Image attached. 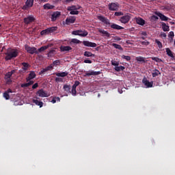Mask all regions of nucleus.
<instances>
[{
	"instance_id": "nucleus-1",
	"label": "nucleus",
	"mask_w": 175,
	"mask_h": 175,
	"mask_svg": "<svg viewBox=\"0 0 175 175\" xmlns=\"http://www.w3.org/2000/svg\"><path fill=\"white\" fill-rule=\"evenodd\" d=\"M5 61H10V59H13V58H16L18 55V50L11 49L5 53Z\"/></svg>"
},
{
	"instance_id": "nucleus-11",
	"label": "nucleus",
	"mask_w": 175,
	"mask_h": 175,
	"mask_svg": "<svg viewBox=\"0 0 175 175\" xmlns=\"http://www.w3.org/2000/svg\"><path fill=\"white\" fill-rule=\"evenodd\" d=\"M36 19L33 16H29L27 18H24L23 21L25 24L28 25L29 24H31V23H33Z\"/></svg>"
},
{
	"instance_id": "nucleus-17",
	"label": "nucleus",
	"mask_w": 175,
	"mask_h": 175,
	"mask_svg": "<svg viewBox=\"0 0 175 175\" xmlns=\"http://www.w3.org/2000/svg\"><path fill=\"white\" fill-rule=\"evenodd\" d=\"M59 16H61L60 12H58V11L54 12L51 15V21H55L57 18L59 17Z\"/></svg>"
},
{
	"instance_id": "nucleus-59",
	"label": "nucleus",
	"mask_w": 175,
	"mask_h": 175,
	"mask_svg": "<svg viewBox=\"0 0 175 175\" xmlns=\"http://www.w3.org/2000/svg\"><path fill=\"white\" fill-rule=\"evenodd\" d=\"M5 80H6V84H9L10 83H12V79L11 78L5 79Z\"/></svg>"
},
{
	"instance_id": "nucleus-60",
	"label": "nucleus",
	"mask_w": 175,
	"mask_h": 175,
	"mask_svg": "<svg viewBox=\"0 0 175 175\" xmlns=\"http://www.w3.org/2000/svg\"><path fill=\"white\" fill-rule=\"evenodd\" d=\"M84 63L85 64H92V61H91L90 59H85Z\"/></svg>"
},
{
	"instance_id": "nucleus-49",
	"label": "nucleus",
	"mask_w": 175,
	"mask_h": 175,
	"mask_svg": "<svg viewBox=\"0 0 175 175\" xmlns=\"http://www.w3.org/2000/svg\"><path fill=\"white\" fill-rule=\"evenodd\" d=\"M70 14H79V11L77 10H72V11H70Z\"/></svg>"
},
{
	"instance_id": "nucleus-16",
	"label": "nucleus",
	"mask_w": 175,
	"mask_h": 175,
	"mask_svg": "<svg viewBox=\"0 0 175 175\" xmlns=\"http://www.w3.org/2000/svg\"><path fill=\"white\" fill-rule=\"evenodd\" d=\"M83 44L86 46V47H96L98 44L95 42H91L90 41H83Z\"/></svg>"
},
{
	"instance_id": "nucleus-64",
	"label": "nucleus",
	"mask_w": 175,
	"mask_h": 175,
	"mask_svg": "<svg viewBox=\"0 0 175 175\" xmlns=\"http://www.w3.org/2000/svg\"><path fill=\"white\" fill-rule=\"evenodd\" d=\"M141 35H142L143 36H147V32H146V31H142V32H141Z\"/></svg>"
},
{
	"instance_id": "nucleus-27",
	"label": "nucleus",
	"mask_w": 175,
	"mask_h": 175,
	"mask_svg": "<svg viewBox=\"0 0 175 175\" xmlns=\"http://www.w3.org/2000/svg\"><path fill=\"white\" fill-rule=\"evenodd\" d=\"M135 59L138 62H143L144 64H146L147 62V60H146V57L142 56L137 57Z\"/></svg>"
},
{
	"instance_id": "nucleus-36",
	"label": "nucleus",
	"mask_w": 175,
	"mask_h": 175,
	"mask_svg": "<svg viewBox=\"0 0 175 175\" xmlns=\"http://www.w3.org/2000/svg\"><path fill=\"white\" fill-rule=\"evenodd\" d=\"M84 56L85 57H95V54H94L90 51H85Z\"/></svg>"
},
{
	"instance_id": "nucleus-9",
	"label": "nucleus",
	"mask_w": 175,
	"mask_h": 175,
	"mask_svg": "<svg viewBox=\"0 0 175 175\" xmlns=\"http://www.w3.org/2000/svg\"><path fill=\"white\" fill-rule=\"evenodd\" d=\"M22 65V70H20L19 72L21 73H25V72H27V70L29 69V68H31V65H29V64L27 63V62H23L21 64Z\"/></svg>"
},
{
	"instance_id": "nucleus-43",
	"label": "nucleus",
	"mask_w": 175,
	"mask_h": 175,
	"mask_svg": "<svg viewBox=\"0 0 175 175\" xmlns=\"http://www.w3.org/2000/svg\"><path fill=\"white\" fill-rule=\"evenodd\" d=\"M111 65H113V66H118V65H120V62H118L116 60H112Z\"/></svg>"
},
{
	"instance_id": "nucleus-54",
	"label": "nucleus",
	"mask_w": 175,
	"mask_h": 175,
	"mask_svg": "<svg viewBox=\"0 0 175 175\" xmlns=\"http://www.w3.org/2000/svg\"><path fill=\"white\" fill-rule=\"evenodd\" d=\"M113 40H114L115 42H120V40H121V38H120L119 36H115V37L113 38Z\"/></svg>"
},
{
	"instance_id": "nucleus-46",
	"label": "nucleus",
	"mask_w": 175,
	"mask_h": 175,
	"mask_svg": "<svg viewBox=\"0 0 175 175\" xmlns=\"http://www.w3.org/2000/svg\"><path fill=\"white\" fill-rule=\"evenodd\" d=\"M152 61H155V62H162V60L159 57H152Z\"/></svg>"
},
{
	"instance_id": "nucleus-28",
	"label": "nucleus",
	"mask_w": 175,
	"mask_h": 175,
	"mask_svg": "<svg viewBox=\"0 0 175 175\" xmlns=\"http://www.w3.org/2000/svg\"><path fill=\"white\" fill-rule=\"evenodd\" d=\"M136 23L139 25H144V24H146V21H144L142 18H138L136 19Z\"/></svg>"
},
{
	"instance_id": "nucleus-7",
	"label": "nucleus",
	"mask_w": 175,
	"mask_h": 175,
	"mask_svg": "<svg viewBox=\"0 0 175 175\" xmlns=\"http://www.w3.org/2000/svg\"><path fill=\"white\" fill-rule=\"evenodd\" d=\"M101 73L102 72L100 71L89 70L85 73L84 77H90V76H98V75H100Z\"/></svg>"
},
{
	"instance_id": "nucleus-48",
	"label": "nucleus",
	"mask_w": 175,
	"mask_h": 175,
	"mask_svg": "<svg viewBox=\"0 0 175 175\" xmlns=\"http://www.w3.org/2000/svg\"><path fill=\"white\" fill-rule=\"evenodd\" d=\"M159 18H158V16H155V15H152L151 16V20L152 21H158Z\"/></svg>"
},
{
	"instance_id": "nucleus-6",
	"label": "nucleus",
	"mask_w": 175,
	"mask_h": 175,
	"mask_svg": "<svg viewBox=\"0 0 175 175\" xmlns=\"http://www.w3.org/2000/svg\"><path fill=\"white\" fill-rule=\"evenodd\" d=\"M34 0H27L25 4L23 6V10H28L29 8L33 6Z\"/></svg>"
},
{
	"instance_id": "nucleus-31",
	"label": "nucleus",
	"mask_w": 175,
	"mask_h": 175,
	"mask_svg": "<svg viewBox=\"0 0 175 175\" xmlns=\"http://www.w3.org/2000/svg\"><path fill=\"white\" fill-rule=\"evenodd\" d=\"M79 43H81V41L77 38H72L70 42V44H79Z\"/></svg>"
},
{
	"instance_id": "nucleus-23",
	"label": "nucleus",
	"mask_w": 175,
	"mask_h": 175,
	"mask_svg": "<svg viewBox=\"0 0 175 175\" xmlns=\"http://www.w3.org/2000/svg\"><path fill=\"white\" fill-rule=\"evenodd\" d=\"M36 100L33 99V103H35L37 106H40V107H43V102L39 101L38 99H39L38 97L36 98Z\"/></svg>"
},
{
	"instance_id": "nucleus-13",
	"label": "nucleus",
	"mask_w": 175,
	"mask_h": 175,
	"mask_svg": "<svg viewBox=\"0 0 175 175\" xmlns=\"http://www.w3.org/2000/svg\"><path fill=\"white\" fill-rule=\"evenodd\" d=\"M72 35L78 36H81L82 38H85L88 35V31L86 30H84L83 31V33H79V31L77 30L72 31Z\"/></svg>"
},
{
	"instance_id": "nucleus-2",
	"label": "nucleus",
	"mask_w": 175,
	"mask_h": 175,
	"mask_svg": "<svg viewBox=\"0 0 175 175\" xmlns=\"http://www.w3.org/2000/svg\"><path fill=\"white\" fill-rule=\"evenodd\" d=\"M57 29H58V27L57 26L49 27L46 29L41 31L40 35L43 36L44 35H49V33H54V32H55Z\"/></svg>"
},
{
	"instance_id": "nucleus-5",
	"label": "nucleus",
	"mask_w": 175,
	"mask_h": 175,
	"mask_svg": "<svg viewBox=\"0 0 175 175\" xmlns=\"http://www.w3.org/2000/svg\"><path fill=\"white\" fill-rule=\"evenodd\" d=\"M119 8L120 4L118 3H111L108 5V9L111 12H117Z\"/></svg>"
},
{
	"instance_id": "nucleus-15",
	"label": "nucleus",
	"mask_w": 175,
	"mask_h": 175,
	"mask_svg": "<svg viewBox=\"0 0 175 175\" xmlns=\"http://www.w3.org/2000/svg\"><path fill=\"white\" fill-rule=\"evenodd\" d=\"M76 21V16H70L69 18H66V25H69L70 24H74Z\"/></svg>"
},
{
	"instance_id": "nucleus-51",
	"label": "nucleus",
	"mask_w": 175,
	"mask_h": 175,
	"mask_svg": "<svg viewBox=\"0 0 175 175\" xmlns=\"http://www.w3.org/2000/svg\"><path fill=\"white\" fill-rule=\"evenodd\" d=\"M21 88H25L27 87H29V84L28 83H22L21 85Z\"/></svg>"
},
{
	"instance_id": "nucleus-33",
	"label": "nucleus",
	"mask_w": 175,
	"mask_h": 175,
	"mask_svg": "<svg viewBox=\"0 0 175 175\" xmlns=\"http://www.w3.org/2000/svg\"><path fill=\"white\" fill-rule=\"evenodd\" d=\"M56 51L55 49H51V51H49V52L48 53V57L49 58H51V57H54L56 54Z\"/></svg>"
},
{
	"instance_id": "nucleus-62",
	"label": "nucleus",
	"mask_w": 175,
	"mask_h": 175,
	"mask_svg": "<svg viewBox=\"0 0 175 175\" xmlns=\"http://www.w3.org/2000/svg\"><path fill=\"white\" fill-rule=\"evenodd\" d=\"M27 83L29 84V86H30V85H32V84H33V81H32V79H31V80L29 81Z\"/></svg>"
},
{
	"instance_id": "nucleus-45",
	"label": "nucleus",
	"mask_w": 175,
	"mask_h": 175,
	"mask_svg": "<svg viewBox=\"0 0 175 175\" xmlns=\"http://www.w3.org/2000/svg\"><path fill=\"white\" fill-rule=\"evenodd\" d=\"M76 9H77L76 5H72V6L68 7L67 10L68 11L77 10Z\"/></svg>"
},
{
	"instance_id": "nucleus-58",
	"label": "nucleus",
	"mask_w": 175,
	"mask_h": 175,
	"mask_svg": "<svg viewBox=\"0 0 175 175\" xmlns=\"http://www.w3.org/2000/svg\"><path fill=\"white\" fill-rule=\"evenodd\" d=\"M142 44L144 45V46H148V44H150L149 42H146V41H142L141 42Z\"/></svg>"
},
{
	"instance_id": "nucleus-50",
	"label": "nucleus",
	"mask_w": 175,
	"mask_h": 175,
	"mask_svg": "<svg viewBox=\"0 0 175 175\" xmlns=\"http://www.w3.org/2000/svg\"><path fill=\"white\" fill-rule=\"evenodd\" d=\"M71 94H72V95H76V94H77V91H76V88H75V87H73L72 86V90H71Z\"/></svg>"
},
{
	"instance_id": "nucleus-30",
	"label": "nucleus",
	"mask_w": 175,
	"mask_h": 175,
	"mask_svg": "<svg viewBox=\"0 0 175 175\" xmlns=\"http://www.w3.org/2000/svg\"><path fill=\"white\" fill-rule=\"evenodd\" d=\"M51 98H52V100H51V103H57V102H61V98L59 97L51 96L50 99Z\"/></svg>"
},
{
	"instance_id": "nucleus-10",
	"label": "nucleus",
	"mask_w": 175,
	"mask_h": 175,
	"mask_svg": "<svg viewBox=\"0 0 175 175\" xmlns=\"http://www.w3.org/2000/svg\"><path fill=\"white\" fill-rule=\"evenodd\" d=\"M36 94L40 98H47V96H50V95L47 94V92L44 91L43 89L39 90L36 92Z\"/></svg>"
},
{
	"instance_id": "nucleus-32",
	"label": "nucleus",
	"mask_w": 175,
	"mask_h": 175,
	"mask_svg": "<svg viewBox=\"0 0 175 175\" xmlns=\"http://www.w3.org/2000/svg\"><path fill=\"white\" fill-rule=\"evenodd\" d=\"M165 50L168 57H170V58H174V55L173 54V52H172L170 49L167 48Z\"/></svg>"
},
{
	"instance_id": "nucleus-8",
	"label": "nucleus",
	"mask_w": 175,
	"mask_h": 175,
	"mask_svg": "<svg viewBox=\"0 0 175 175\" xmlns=\"http://www.w3.org/2000/svg\"><path fill=\"white\" fill-rule=\"evenodd\" d=\"M142 83L146 88H152V86L154 85V81L150 82V81H148L146 77L142 79Z\"/></svg>"
},
{
	"instance_id": "nucleus-42",
	"label": "nucleus",
	"mask_w": 175,
	"mask_h": 175,
	"mask_svg": "<svg viewBox=\"0 0 175 175\" xmlns=\"http://www.w3.org/2000/svg\"><path fill=\"white\" fill-rule=\"evenodd\" d=\"M121 57L122 59H126V61H131V56H126L125 55H122Z\"/></svg>"
},
{
	"instance_id": "nucleus-26",
	"label": "nucleus",
	"mask_w": 175,
	"mask_h": 175,
	"mask_svg": "<svg viewBox=\"0 0 175 175\" xmlns=\"http://www.w3.org/2000/svg\"><path fill=\"white\" fill-rule=\"evenodd\" d=\"M55 75L56 76H57V77H66L68 73V72L65 71V72L55 73Z\"/></svg>"
},
{
	"instance_id": "nucleus-55",
	"label": "nucleus",
	"mask_w": 175,
	"mask_h": 175,
	"mask_svg": "<svg viewBox=\"0 0 175 175\" xmlns=\"http://www.w3.org/2000/svg\"><path fill=\"white\" fill-rule=\"evenodd\" d=\"M160 36H161V38H162L163 39H166V36H167L166 33L162 32V33L160 34Z\"/></svg>"
},
{
	"instance_id": "nucleus-14",
	"label": "nucleus",
	"mask_w": 175,
	"mask_h": 175,
	"mask_svg": "<svg viewBox=\"0 0 175 175\" xmlns=\"http://www.w3.org/2000/svg\"><path fill=\"white\" fill-rule=\"evenodd\" d=\"M154 14H156V16H158V17H159L161 21H167V20H169L168 17H167L166 16H165L159 12H155Z\"/></svg>"
},
{
	"instance_id": "nucleus-18",
	"label": "nucleus",
	"mask_w": 175,
	"mask_h": 175,
	"mask_svg": "<svg viewBox=\"0 0 175 175\" xmlns=\"http://www.w3.org/2000/svg\"><path fill=\"white\" fill-rule=\"evenodd\" d=\"M36 77V74L34 71H30L29 76L26 78V81L28 82L30 80H33V79H35Z\"/></svg>"
},
{
	"instance_id": "nucleus-53",
	"label": "nucleus",
	"mask_w": 175,
	"mask_h": 175,
	"mask_svg": "<svg viewBox=\"0 0 175 175\" xmlns=\"http://www.w3.org/2000/svg\"><path fill=\"white\" fill-rule=\"evenodd\" d=\"M61 64V62L59 59L55 60L53 62V64L55 65V66H58Z\"/></svg>"
},
{
	"instance_id": "nucleus-37",
	"label": "nucleus",
	"mask_w": 175,
	"mask_h": 175,
	"mask_svg": "<svg viewBox=\"0 0 175 175\" xmlns=\"http://www.w3.org/2000/svg\"><path fill=\"white\" fill-rule=\"evenodd\" d=\"M112 46L113 47H114L115 49H117L118 50H121V51L123 50L122 46H121V45L118 44L113 43Z\"/></svg>"
},
{
	"instance_id": "nucleus-34",
	"label": "nucleus",
	"mask_w": 175,
	"mask_h": 175,
	"mask_svg": "<svg viewBox=\"0 0 175 175\" xmlns=\"http://www.w3.org/2000/svg\"><path fill=\"white\" fill-rule=\"evenodd\" d=\"M159 75H161V72L157 69H154L152 72V77H157V76H159Z\"/></svg>"
},
{
	"instance_id": "nucleus-22",
	"label": "nucleus",
	"mask_w": 175,
	"mask_h": 175,
	"mask_svg": "<svg viewBox=\"0 0 175 175\" xmlns=\"http://www.w3.org/2000/svg\"><path fill=\"white\" fill-rule=\"evenodd\" d=\"M43 8H44V10H50L54 9V8H55V6L47 3L43 5Z\"/></svg>"
},
{
	"instance_id": "nucleus-38",
	"label": "nucleus",
	"mask_w": 175,
	"mask_h": 175,
	"mask_svg": "<svg viewBox=\"0 0 175 175\" xmlns=\"http://www.w3.org/2000/svg\"><path fill=\"white\" fill-rule=\"evenodd\" d=\"M63 88L66 92L70 93V85H64Z\"/></svg>"
},
{
	"instance_id": "nucleus-35",
	"label": "nucleus",
	"mask_w": 175,
	"mask_h": 175,
	"mask_svg": "<svg viewBox=\"0 0 175 175\" xmlns=\"http://www.w3.org/2000/svg\"><path fill=\"white\" fill-rule=\"evenodd\" d=\"M114 69H115V70L116 71V72H120V70H125V67L124 66H116L115 68H114Z\"/></svg>"
},
{
	"instance_id": "nucleus-52",
	"label": "nucleus",
	"mask_w": 175,
	"mask_h": 175,
	"mask_svg": "<svg viewBox=\"0 0 175 175\" xmlns=\"http://www.w3.org/2000/svg\"><path fill=\"white\" fill-rule=\"evenodd\" d=\"M114 16H124V12H116L114 13Z\"/></svg>"
},
{
	"instance_id": "nucleus-12",
	"label": "nucleus",
	"mask_w": 175,
	"mask_h": 175,
	"mask_svg": "<svg viewBox=\"0 0 175 175\" xmlns=\"http://www.w3.org/2000/svg\"><path fill=\"white\" fill-rule=\"evenodd\" d=\"M98 20L105 24V25H110V21L103 16H97Z\"/></svg>"
},
{
	"instance_id": "nucleus-57",
	"label": "nucleus",
	"mask_w": 175,
	"mask_h": 175,
	"mask_svg": "<svg viewBox=\"0 0 175 175\" xmlns=\"http://www.w3.org/2000/svg\"><path fill=\"white\" fill-rule=\"evenodd\" d=\"M38 87H39V84H38V83H36L34 85H33L32 89L36 90V88H38Z\"/></svg>"
},
{
	"instance_id": "nucleus-61",
	"label": "nucleus",
	"mask_w": 175,
	"mask_h": 175,
	"mask_svg": "<svg viewBox=\"0 0 175 175\" xmlns=\"http://www.w3.org/2000/svg\"><path fill=\"white\" fill-rule=\"evenodd\" d=\"M8 73L11 75L13 76V75H14V73H16V70H12L10 72H8Z\"/></svg>"
},
{
	"instance_id": "nucleus-44",
	"label": "nucleus",
	"mask_w": 175,
	"mask_h": 175,
	"mask_svg": "<svg viewBox=\"0 0 175 175\" xmlns=\"http://www.w3.org/2000/svg\"><path fill=\"white\" fill-rule=\"evenodd\" d=\"M80 81H75L74 85H72V87H74V88H77V87H79V85H80Z\"/></svg>"
},
{
	"instance_id": "nucleus-4",
	"label": "nucleus",
	"mask_w": 175,
	"mask_h": 175,
	"mask_svg": "<svg viewBox=\"0 0 175 175\" xmlns=\"http://www.w3.org/2000/svg\"><path fill=\"white\" fill-rule=\"evenodd\" d=\"M25 49L29 53V54H39V51H38L36 47H31L26 44L25 46Z\"/></svg>"
},
{
	"instance_id": "nucleus-19",
	"label": "nucleus",
	"mask_w": 175,
	"mask_h": 175,
	"mask_svg": "<svg viewBox=\"0 0 175 175\" xmlns=\"http://www.w3.org/2000/svg\"><path fill=\"white\" fill-rule=\"evenodd\" d=\"M111 28H112V29H117L118 31H120L121 29H124V27H122V26H120L116 23H111V25H110Z\"/></svg>"
},
{
	"instance_id": "nucleus-40",
	"label": "nucleus",
	"mask_w": 175,
	"mask_h": 175,
	"mask_svg": "<svg viewBox=\"0 0 175 175\" xmlns=\"http://www.w3.org/2000/svg\"><path fill=\"white\" fill-rule=\"evenodd\" d=\"M168 38L171 39L170 42H173V38H174V32L170 31L168 34Z\"/></svg>"
},
{
	"instance_id": "nucleus-20",
	"label": "nucleus",
	"mask_w": 175,
	"mask_h": 175,
	"mask_svg": "<svg viewBox=\"0 0 175 175\" xmlns=\"http://www.w3.org/2000/svg\"><path fill=\"white\" fill-rule=\"evenodd\" d=\"M51 69H53V66H49L46 68L42 69L39 73L38 75H44L46 73V72H49V70H51Z\"/></svg>"
},
{
	"instance_id": "nucleus-25",
	"label": "nucleus",
	"mask_w": 175,
	"mask_h": 175,
	"mask_svg": "<svg viewBox=\"0 0 175 175\" xmlns=\"http://www.w3.org/2000/svg\"><path fill=\"white\" fill-rule=\"evenodd\" d=\"M161 27L164 32H169V31H170V29L169 28V25H166V23L163 22L161 23Z\"/></svg>"
},
{
	"instance_id": "nucleus-3",
	"label": "nucleus",
	"mask_w": 175,
	"mask_h": 175,
	"mask_svg": "<svg viewBox=\"0 0 175 175\" xmlns=\"http://www.w3.org/2000/svg\"><path fill=\"white\" fill-rule=\"evenodd\" d=\"M119 21H120L122 24H128V23L131 21V14L123 15L122 17H120Z\"/></svg>"
},
{
	"instance_id": "nucleus-24",
	"label": "nucleus",
	"mask_w": 175,
	"mask_h": 175,
	"mask_svg": "<svg viewBox=\"0 0 175 175\" xmlns=\"http://www.w3.org/2000/svg\"><path fill=\"white\" fill-rule=\"evenodd\" d=\"M49 47H51V45L48 44L46 46H41L40 49H38L37 51H38V54H39V53H43V51H44L45 50H47V49H49Z\"/></svg>"
},
{
	"instance_id": "nucleus-29",
	"label": "nucleus",
	"mask_w": 175,
	"mask_h": 175,
	"mask_svg": "<svg viewBox=\"0 0 175 175\" xmlns=\"http://www.w3.org/2000/svg\"><path fill=\"white\" fill-rule=\"evenodd\" d=\"M70 50H72V47L69 46H62L60 47V51H70Z\"/></svg>"
},
{
	"instance_id": "nucleus-47",
	"label": "nucleus",
	"mask_w": 175,
	"mask_h": 175,
	"mask_svg": "<svg viewBox=\"0 0 175 175\" xmlns=\"http://www.w3.org/2000/svg\"><path fill=\"white\" fill-rule=\"evenodd\" d=\"M55 81H56V83H62V81H64V79L62 78L56 77L55 79Z\"/></svg>"
},
{
	"instance_id": "nucleus-21",
	"label": "nucleus",
	"mask_w": 175,
	"mask_h": 175,
	"mask_svg": "<svg viewBox=\"0 0 175 175\" xmlns=\"http://www.w3.org/2000/svg\"><path fill=\"white\" fill-rule=\"evenodd\" d=\"M98 32L103 34V36H105L106 38H110V33L107 32V31H105L102 29H98Z\"/></svg>"
},
{
	"instance_id": "nucleus-56",
	"label": "nucleus",
	"mask_w": 175,
	"mask_h": 175,
	"mask_svg": "<svg viewBox=\"0 0 175 175\" xmlns=\"http://www.w3.org/2000/svg\"><path fill=\"white\" fill-rule=\"evenodd\" d=\"M11 77L12 75L9 72H7L5 75V79H11Z\"/></svg>"
},
{
	"instance_id": "nucleus-63",
	"label": "nucleus",
	"mask_w": 175,
	"mask_h": 175,
	"mask_svg": "<svg viewBox=\"0 0 175 175\" xmlns=\"http://www.w3.org/2000/svg\"><path fill=\"white\" fill-rule=\"evenodd\" d=\"M5 92H7L9 94H12L13 91L12 90V89H8L7 91H5Z\"/></svg>"
},
{
	"instance_id": "nucleus-39",
	"label": "nucleus",
	"mask_w": 175,
	"mask_h": 175,
	"mask_svg": "<svg viewBox=\"0 0 175 175\" xmlns=\"http://www.w3.org/2000/svg\"><path fill=\"white\" fill-rule=\"evenodd\" d=\"M3 96L6 99V100H9V99H10V95H9V93H7L6 92L3 93Z\"/></svg>"
},
{
	"instance_id": "nucleus-41",
	"label": "nucleus",
	"mask_w": 175,
	"mask_h": 175,
	"mask_svg": "<svg viewBox=\"0 0 175 175\" xmlns=\"http://www.w3.org/2000/svg\"><path fill=\"white\" fill-rule=\"evenodd\" d=\"M155 43H157L159 49H162L163 46L162 45V42L161 41H159L157 39L155 40Z\"/></svg>"
}]
</instances>
